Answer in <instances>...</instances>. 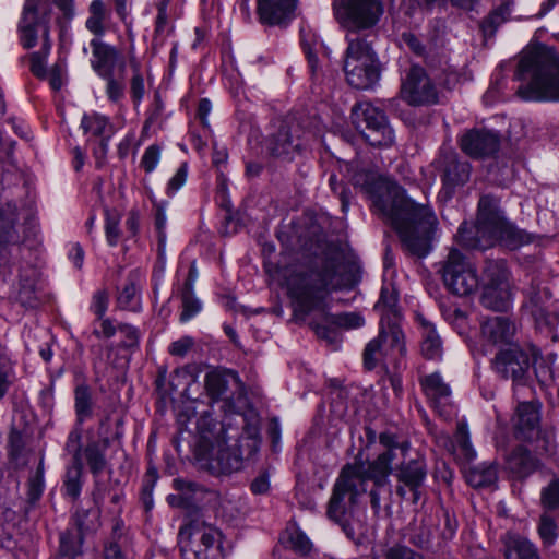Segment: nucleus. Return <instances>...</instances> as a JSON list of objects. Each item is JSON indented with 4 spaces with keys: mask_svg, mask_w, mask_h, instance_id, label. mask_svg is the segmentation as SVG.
Instances as JSON below:
<instances>
[{
    "mask_svg": "<svg viewBox=\"0 0 559 559\" xmlns=\"http://www.w3.org/2000/svg\"><path fill=\"white\" fill-rule=\"evenodd\" d=\"M44 490V471L41 463L39 464L34 476L28 481V496L32 501L39 499Z\"/></svg>",
    "mask_w": 559,
    "mask_h": 559,
    "instance_id": "nucleus-51",
    "label": "nucleus"
},
{
    "mask_svg": "<svg viewBox=\"0 0 559 559\" xmlns=\"http://www.w3.org/2000/svg\"><path fill=\"white\" fill-rule=\"evenodd\" d=\"M106 444L100 447L98 443H90L85 449V459L94 475L102 473L106 467L105 460Z\"/></svg>",
    "mask_w": 559,
    "mask_h": 559,
    "instance_id": "nucleus-40",
    "label": "nucleus"
},
{
    "mask_svg": "<svg viewBox=\"0 0 559 559\" xmlns=\"http://www.w3.org/2000/svg\"><path fill=\"white\" fill-rule=\"evenodd\" d=\"M385 559H423L420 555L406 546L395 545L389 548L385 554Z\"/></svg>",
    "mask_w": 559,
    "mask_h": 559,
    "instance_id": "nucleus-52",
    "label": "nucleus"
},
{
    "mask_svg": "<svg viewBox=\"0 0 559 559\" xmlns=\"http://www.w3.org/2000/svg\"><path fill=\"white\" fill-rule=\"evenodd\" d=\"M447 289L457 296H468L479 286L473 265L456 249H452L440 269Z\"/></svg>",
    "mask_w": 559,
    "mask_h": 559,
    "instance_id": "nucleus-13",
    "label": "nucleus"
},
{
    "mask_svg": "<svg viewBox=\"0 0 559 559\" xmlns=\"http://www.w3.org/2000/svg\"><path fill=\"white\" fill-rule=\"evenodd\" d=\"M88 13L85 27L95 38H100L106 32V23L110 19V11L103 0H93L88 7Z\"/></svg>",
    "mask_w": 559,
    "mask_h": 559,
    "instance_id": "nucleus-29",
    "label": "nucleus"
},
{
    "mask_svg": "<svg viewBox=\"0 0 559 559\" xmlns=\"http://www.w3.org/2000/svg\"><path fill=\"white\" fill-rule=\"evenodd\" d=\"M426 475V464L421 459L411 460L403 464L397 473V480L402 484L396 488L397 495L405 498V487H408L413 493V502L416 503L419 499V488L424 484Z\"/></svg>",
    "mask_w": 559,
    "mask_h": 559,
    "instance_id": "nucleus-19",
    "label": "nucleus"
},
{
    "mask_svg": "<svg viewBox=\"0 0 559 559\" xmlns=\"http://www.w3.org/2000/svg\"><path fill=\"white\" fill-rule=\"evenodd\" d=\"M525 309L534 319L537 329L552 330L559 324V312L550 310L545 304L540 293H534L524 304Z\"/></svg>",
    "mask_w": 559,
    "mask_h": 559,
    "instance_id": "nucleus-26",
    "label": "nucleus"
},
{
    "mask_svg": "<svg viewBox=\"0 0 559 559\" xmlns=\"http://www.w3.org/2000/svg\"><path fill=\"white\" fill-rule=\"evenodd\" d=\"M348 43L344 72L349 85L359 90L373 86L380 76L379 62L370 45L361 37L346 35Z\"/></svg>",
    "mask_w": 559,
    "mask_h": 559,
    "instance_id": "nucleus-6",
    "label": "nucleus"
},
{
    "mask_svg": "<svg viewBox=\"0 0 559 559\" xmlns=\"http://www.w3.org/2000/svg\"><path fill=\"white\" fill-rule=\"evenodd\" d=\"M277 274L281 285L304 312L322 308L332 290L354 285L352 265L343 259L328 261L321 271L302 274L293 267H285Z\"/></svg>",
    "mask_w": 559,
    "mask_h": 559,
    "instance_id": "nucleus-2",
    "label": "nucleus"
},
{
    "mask_svg": "<svg viewBox=\"0 0 559 559\" xmlns=\"http://www.w3.org/2000/svg\"><path fill=\"white\" fill-rule=\"evenodd\" d=\"M394 460L393 449H389L379 454L368 466L364 463L346 465L334 485L328 515L341 522L357 503L358 497L366 492L367 480H373L376 486L385 485Z\"/></svg>",
    "mask_w": 559,
    "mask_h": 559,
    "instance_id": "nucleus-4",
    "label": "nucleus"
},
{
    "mask_svg": "<svg viewBox=\"0 0 559 559\" xmlns=\"http://www.w3.org/2000/svg\"><path fill=\"white\" fill-rule=\"evenodd\" d=\"M539 356L540 352L535 346H531L530 354H527L524 349L514 345L500 350L492 361V367L499 377L513 381L514 395L516 396L518 388L526 385L531 358L533 364H536Z\"/></svg>",
    "mask_w": 559,
    "mask_h": 559,
    "instance_id": "nucleus-11",
    "label": "nucleus"
},
{
    "mask_svg": "<svg viewBox=\"0 0 559 559\" xmlns=\"http://www.w3.org/2000/svg\"><path fill=\"white\" fill-rule=\"evenodd\" d=\"M542 503L545 509L551 510L559 507V480H552L542 492Z\"/></svg>",
    "mask_w": 559,
    "mask_h": 559,
    "instance_id": "nucleus-49",
    "label": "nucleus"
},
{
    "mask_svg": "<svg viewBox=\"0 0 559 559\" xmlns=\"http://www.w3.org/2000/svg\"><path fill=\"white\" fill-rule=\"evenodd\" d=\"M298 0H257V13L262 24L283 25L295 17Z\"/></svg>",
    "mask_w": 559,
    "mask_h": 559,
    "instance_id": "nucleus-18",
    "label": "nucleus"
},
{
    "mask_svg": "<svg viewBox=\"0 0 559 559\" xmlns=\"http://www.w3.org/2000/svg\"><path fill=\"white\" fill-rule=\"evenodd\" d=\"M93 58L91 60L93 69L102 78L114 75V69L119 60V51L102 41L100 38H93L90 43Z\"/></svg>",
    "mask_w": 559,
    "mask_h": 559,
    "instance_id": "nucleus-21",
    "label": "nucleus"
},
{
    "mask_svg": "<svg viewBox=\"0 0 559 559\" xmlns=\"http://www.w3.org/2000/svg\"><path fill=\"white\" fill-rule=\"evenodd\" d=\"M480 302L485 308L506 311L511 305L509 272L503 261H488L483 272Z\"/></svg>",
    "mask_w": 559,
    "mask_h": 559,
    "instance_id": "nucleus-12",
    "label": "nucleus"
},
{
    "mask_svg": "<svg viewBox=\"0 0 559 559\" xmlns=\"http://www.w3.org/2000/svg\"><path fill=\"white\" fill-rule=\"evenodd\" d=\"M298 133L299 129L297 126H281L278 131L269 140L267 147L270 152L276 156H288L299 151L301 143Z\"/></svg>",
    "mask_w": 559,
    "mask_h": 559,
    "instance_id": "nucleus-23",
    "label": "nucleus"
},
{
    "mask_svg": "<svg viewBox=\"0 0 559 559\" xmlns=\"http://www.w3.org/2000/svg\"><path fill=\"white\" fill-rule=\"evenodd\" d=\"M270 489V475L263 472L258 475L251 483V490L255 495L266 493Z\"/></svg>",
    "mask_w": 559,
    "mask_h": 559,
    "instance_id": "nucleus-58",
    "label": "nucleus"
},
{
    "mask_svg": "<svg viewBox=\"0 0 559 559\" xmlns=\"http://www.w3.org/2000/svg\"><path fill=\"white\" fill-rule=\"evenodd\" d=\"M10 366L4 361H0V400L5 395L10 386Z\"/></svg>",
    "mask_w": 559,
    "mask_h": 559,
    "instance_id": "nucleus-61",
    "label": "nucleus"
},
{
    "mask_svg": "<svg viewBox=\"0 0 559 559\" xmlns=\"http://www.w3.org/2000/svg\"><path fill=\"white\" fill-rule=\"evenodd\" d=\"M160 155L162 148L157 144H152L145 150L141 159V166L146 173H152L157 167Z\"/></svg>",
    "mask_w": 559,
    "mask_h": 559,
    "instance_id": "nucleus-50",
    "label": "nucleus"
},
{
    "mask_svg": "<svg viewBox=\"0 0 559 559\" xmlns=\"http://www.w3.org/2000/svg\"><path fill=\"white\" fill-rule=\"evenodd\" d=\"M74 408L80 424L93 415L92 391L85 383H80L74 389Z\"/></svg>",
    "mask_w": 559,
    "mask_h": 559,
    "instance_id": "nucleus-35",
    "label": "nucleus"
},
{
    "mask_svg": "<svg viewBox=\"0 0 559 559\" xmlns=\"http://www.w3.org/2000/svg\"><path fill=\"white\" fill-rule=\"evenodd\" d=\"M202 305L199 299L190 290V287L185 288L182 292V311L180 314L181 322H188L191 318L201 311Z\"/></svg>",
    "mask_w": 559,
    "mask_h": 559,
    "instance_id": "nucleus-45",
    "label": "nucleus"
},
{
    "mask_svg": "<svg viewBox=\"0 0 559 559\" xmlns=\"http://www.w3.org/2000/svg\"><path fill=\"white\" fill-rule=\"evenodd\" d=\"M421 322V353L427 359H440L442 356V341L435 326L428 321L420 319Z\"/></svg>",
    "mask_w": 559,
    "mask_h": 559,
    "instance_id": "nucleus-32",
    "label": "nucleus"
},
{
    "mask_svg": "<svg viewBox=\"0 0 559 559\" xmlns=\"http://www.w3.org/2000/svg\"><path fill=\"white\" fill-rule=\"evenodd\" d=\"M121 216L116 211H110L109 209L105 210V234L106 240L109 246H117L120 239V224Z\"/></svg>",
    "mask_w": 559,
    "mask_h": 559,
    "instance_id": "nucleus-41",
    "label": "nucleus"
},
{
    "mask_svg": "<svg viewBox=\"0 0 559 559\" xmlns=\"http://www.w3.org/2000/svg\"><path fill=\"white\" fill-rule=\"evenodd\" d=\"M260 447L259 432L255 427L242 435L236 450L231 451L224 442L217 441L211 448L209 468L212 473L227 474L238 471L243 459L253 456Z\"/></svg>",
    "mask_w": 559,
    "mask_h": 559,
    "instance_id": "nucleus-8",
    "label": "nucleus"
},
{
    "mask_svg": "<svg viewBox=\"0 0 559 559\" xmlns=\"http://www.w3.org/2000/svg\"><path fill=\"white\" fill-rule=\"evenodd\" d=\"M512 424L516 436L524 440L535 438L539 432L540 404L536 401L518 404Z\"/></svg>",
    "mask_w": 559,
    "mask_h": 559,
    "instance_id": "nucleus-17",
    "label": "nucleus"
},
{
    "mask_svg": "<svg viewBox=\"0 0 559 559\" xmlns=\"http://www.w3.org/2000/svg\"><path fill=\"white\" fill-rule=\"evenodd\" d=\"M516 333V324L507 317H491L481 323V334L488 342L510 344Z\"/></svg>",
    "mask_w": 559,
    "mask_h": 559,
    "instance_id": "nucleus-22",
    "label": "nucleus"
},
{
    "mask_svg": "<svg viewBox=\"0 0 559 559\" xmlns=\"http://www.w3.org/2000/svg\"><path fill=\"white\" fill-rule=\"evenodd\" d=\"M286 544L295 552L307 555L312 549V543L308 536L295 524L286 528Z\"/></svg>",
    "mask_w": 559,
    "mask_h": 559,
    "instance_id": "nucleus-37",
    "label": "nucleus"
},
{
    "mask_svg": "<svg viewBox=\"0 0 559 559\" xmlns=\"http://www.w3.org/2000/svg\"><path fill=\"white\" fill-rule=\"evenodd\" d=\"M81 474L82 465L80 460H76V462L68 468L64 480L67 495L74 499L78 498L81 492Z\"/></svg>",
    "mask_w": 559,
    "mask_h": 559,
    "instance_id": "nucleus-42",
    "label": "nucleus"
},
{
    "mask_svg": "<svg viewBox=\"0 0 559 559\" xmlns=\"http://www.w3.org/2000/svg\"><path fill=\"white\" fill-rule=\"evenodd\" d=\"M420 385L426 396L440 412L450 404L451 389L438 372L421 377Z\"/></svg>",
    "mask_w": 559,
    "mask_h": 559,
    "instance_id": "nucleus-27",
    "label": "nucleus"
},
{
    "mask_svg": "<svg viewBox=\"0 0 559 559\" xmlns=\"http://www.w3.org/2000/svg\"><path fill=\"white\" fill-rule=\"evenodd\" d=\"M64 67L62 64H55L50 71H47L49 83L53 90H59L63 83Z\"/></svg>",
    "mask_w": 559,
    "mask_h": 559,
    "instance_id": "nucleus-59",
    "label": "nucleus"
},
{
    "mask_svg": "<svg viewBox=\"0 0 559 559\" xmlns=\"http://www.w3.org/2000/svg\"><path fill=\"white\" fill-rule=\"evenodd\" d=\"M108 295L105 292H97L91 305V310L97 317V319H102L105 317V313L108 309Z\"/></svg>",
    "mask_w": 559,
    "mask_h": 559,
    "instance_id": "nucleus-53",
    "label": "nucleus"
},
{
    "mask_svg": "<svg viewBox=\"0 0 559 559\" xmlns=\"http://www.w3.org/2000/svg\"><path fill=\"white\" fill-rule=\"evenodd\" d=\"M81 127L86 134L97 138H107V130L109 129L108 119L97 112L85 114L81 120Z\"/></svg>",
    "mask_w": 559,
    "mask_h": 559,
    "instance_id": "nucleus-38",
    "label": "nucleus"
},
{
    "mask_svg": "<svg viewBox=\"0 0 559 559\" xmlns=\"http://www.w3.org/2000/svg\"><path fill=\"white\" fill-rule=\"evenodd\" d=\"M187 175V165L182 164L168 182L167 189L169 194L176 193L185 185Z\"/></svg>",
    "mask_w": 559,
    "mask_h": 559,
    "instance_id": "nucleus-55",
    "label": "nucleus"
},
{
    "mask_svg": "<svg viewBox=\"0 0 559 559\" xmlns=\"http://www.w3.org/2000/svg\"><path fill=\"white\" fill-rule=\"evenodd\" d=\"M174 488L182 495L186 502L192 507L205 496V489L197 483L177 478L174 480Z\"/></svg>",
    "mask_w": 559,
    "mask_h": 559,
    "instance_id": "nucleus-39",
    "label": "nucleus"
},
{
    "mask_svg": "<svg viewBox=\"0 0 559 559\" xmlns=\"http://www.w3.org/2000/svg\"><path fill=\"white\" fill-rule=\"evenodd\" d=\"M354 186L372 201L377 212L390 221L405 248L418 257L429 252L437 217L427 205H419L405 195L403 188L374 171H358Z\"/></svg>",
    "mask_w": 559,
    "mask_h": 559,
    "instance_id": "nucleus-1",
    "label": "nucleus"
},
{
    "mask_svg": "<svg viewBox=\"0 0 559 559\" xmlns=\"http://www.w3.org/2000/svg\"><path fill=\"white\" fill-rule=\"evenodd\" d=\"M438 442L461 462L469 463L476 457V451L471 443L468 429L464 423L457 424L453 439L448 435L440 433Z\"/></svg>",
    "mask_w": 559,
    "mask_h": 559,
    "instance_id": "nucleus-20",
    "label": "nucleus"
},
{
    "mask_svg": "<svg viewBox=\"0 0 559 559\" xmlns=\"http://www.w3.org/2000/svg\"><path fill=\"white\" fill-rule=\"evenodd\" d=\"M465 478L466 481L475 488L490 486L495 484L498 478L497 467L493 464L486 463L468 467L465 471Z\"/></svg>",
    "mask_w": 559,
    "mask_h": 559,
    "instance_id": "nucleus-33",
    "label": "nucleus"
},
{
    "mask_svg": "<svg viewBox=\"0 0 559 559\" xmlns=\"http://www.w3.org/2000/svg\"><path fill=\"white\" fill-rule=\"evenodd\" d=\"M178 537L179 544L186 549L190 548L198 557L207 559L210 552H213V559H217L216 554L222 552L221 532L200 519L191 520L182 526Z\"/></svg>",
    "mask_w": 559,
    "mask_h": 559,
    "instance_id": "nucleus-14",
    "label": "nucleus"
},
{
    "mask_svg": "<svg viewBox=\"0 0 559 559\" xmlns=\"http://www.w3.org/2000/svg\"><path fill=\"white\" fill-rule=\"evenodd\" d=\"M43 27V46L40 51L31 55V71L37 78L44 79L47 76L46 59L50 52L51 44L49 39V28L45 25Z\"/></svg>",
    "mask_w": 559,
    "mask_h": 559,
    "instance_id": "nucleus-36",
    "label": "nucleus"
},
{
    "mask_svg": "<svg viewBox=\"0 0 559 559\" xmlns=\"http://www.w3.org/2000/svg\"><path fill=\"white\" fill-rule=\"evenodd\" d=\"M193 346V340L185 336L173 342L169 346V353L173 356L183 357Z\"/></svg>",
    "mask_w": 559,
    "mask_h": 559,
    "instance_id": "nucleus-56",
    "label": "nucleus"
},
{
    "mask_svg": "<svg viewBox=\"0 0 559 559\" xmlns=\"http://www.w3.org/2000/svg\"><path fill=\"white\" fill-rule=\"evenodd\" d=\"M397 296L393 287L383 286L381 289L380 298L376 304V309L381 312V320L385 319L388 323H397L400 313L397 309Z\"/></svg>",
    "mask_w": 559,
    "mask_h": 559,
    "instance_id": "nucleus-34",
    "label": "nucleus"
},
{
    "mask_svg": "<svg viewBox=\"0 0 559 559\" xmlns=\"http://www.w3.org/2000/svg\"><path fill=\"white\" fill-rule=\"evenodd\" d=\"M504 547L506 559H540L536 547L521 536H509Z\"/></svg>",
    "mask_w": 559,
    "mask_h": 559,
    "instance_id": "nucleus-30",
    "label": "nucleus"
},
{
    "mask_svg": "<svg viewBox=\"0 0 559 559\" xmlns=\"http://www.w3.org/2000/svg\"><path fill=\"white\" fill-rule=\"evenodd\" d=\"M118 331L124 335V346L131 347L138 344L139 332L138 330L129 324H119Z\"/></svg>",
    "mask_w": 559,
    "mask_h": 559,
    "instance_id": "nucleus-60",
    "label": "nucleus"
},
{
    "mask_svg": "<svg viewBox=\"0 0 559 559\" xmlns=\"http://www.w3.org/2000/svg\"><path fill=\"white\" fill-rule=\"evenodd\" d=\"M130 63L133 69V76L131 79V95L135 103H140L144 96V80L140 73L139 62L134 58H130Z\"/></svg>",
    "mask_w": 559,
    "mask_h": 559,
    "instance_id": "nucleus-48",
    "label": "nucleus"
},
{
    "mask_svg": "<svg viewBox=\"0 0 559 559\" xmlns=\"http://www.w3.org/2000/svg\"><path fill=\"white\" fill-rule=\"evenodd\" d=\"M352 119L356 129L372 146H390L394 142V132L385 114L370 103H360L353 107Z\"/></svg>",
    "mask_w": 559,
    "mask_h": 559,
    "instance_id": "nucleus-9",
    "label": "nucleus"
},
{
    "mask_svg": "<svg viewBox=\"0 0 559 559\" xmlns=\"http://www.w3.org/2000/svg\"><path fill=\"white\" fill-rule=\"evenodd\" d=\"M335 16L352 37L355 31L374 26L383 13L379 0H335Z\"/></svg>",
    "mask_w": 559,
    "mask_h": 559,
    "instance_id": "nucleus-10",
    "label": "nucleus"
},
{
    "mask_svg": "<svg viewBox=\"0 0 559 559\" xmlns=\"http://www.w3.org/2000/svg\"><path fill=\"white\" fill-rule=\"evenodd\" d=\"M81 535L73 537L70 533H63L60 536V552L68 559H82Z\"/></svg>",
    "mask_w": 559,
    "mask_h": 559,
    "instance_id": "nucleus-43",
    "label": "nucleus"
},
{
    "mask_svg": "<svg viewBox=\"0 0 559 559\" xmlns=\"http://www.w3.org/2000/svg\"><path fill=\"white\" fill-rule=\"evenodd\" d=\"M538 533L546 545H551L555 543L558 536V527L550 515L545 513L540 516Z\"/></svg>",
    "mask_w": 559,
    "mask_h": 559,
    "instance_id": "nucleus-47",
    "label": "nucleus"
},
{
    "mask_svg": "<svg viewBox=\"0 0 559 559\" xmlns=\"http://www.w3.org/2000/svg\"><path fill=\"white\" fill-rule=\"evenodd\" d=\"M316 333L320 338L326 340L329 343L333 344L338 341L337 332L329 326L317 324L314 326Z\"/></svg>",
    "mask_w": 559,
    "mask_h": 559,
    "instance_id": "nucleus-62",
    "label": "nucleus"
},
{
    "mask_svg": "<svg viewBox=\"0 0 559 559\" xmlns=\"http://www.w3.org/2000/svg\"><path fill=\"white\" fill-rule=\"evenodd\" d=\"M404 334L399 323H388L385 319L380 321V331L376 338L371 340L364 352V364L369 370L382 365L388 368L396 364L405 354Z\"/></svg>",
    "mask_w": 559,
    "mask_h": 559,
    "instance_id": "nucleus-7",
    "label": "nucleus"
},
{
    "mask_svg": "<svg viewBox=\"0 0 559 559\" xmlns=\"http://www.w3.org/2000/svg\"><path fill=\"white\" fill-rule=\"evenodd\" d=\"M117 302L121 309H127L131 311H138L140 309L138 287L133 281L126 284V286L118 296Z\"/></svg>",
    "mask_w": 559,
    "mask_h": 559,
    "instance_id": "nucleus-44",
    "label": "nucleus"
},
{
    "mask_svg": "<svg viewBox=\"0 0 559 559\" xmlns=\"http://www.w3.org/2000/svg\"><path fill=\"white\" fill-rule=\"evenodd\" d=\"M97 320L98 326L94 329V335H96L97 337L105 338H110L111 336L115 335L118 328L114 325V322L109 318L103 317L102 319Z\"/></svg>",
    "mask_w": 559,
    "mask_h": 559,
    "instance_id": "nucleus-54",
    "label": "nucleus"
},
{
    "mask_svg": "<svg viewBox=\"0 0 559 559\" xmlns=\"http://www.w3.org/2000/svg\"><path fill=\"white\" fill-rule=\"evenodd\" d=\"M506 467L522 478L536 469L537 461L523 447H516L506 456Z\"/></svg>",
    "mask_w": 559,
    "mask_h": 559,
    "instance_id": "nucleus-28",
    "label": "nucleus"
},
{
    "mask_svg": "<svg viewBox=\"0 0 559 559\" xmlns=\"http://www.w3.org/2000/svg\"><path fill=\"white\" fill-rule=\"evenodd\" d=\"M108 139H109V135L107 138H102L99 140L98 146L94 150L93 154L96 159L97 167H102L104 165V162H105V158L107 155V151H108Z\"/></svg>",
    "mask_w": 559,
    "mask_h": 559,
    "instance_id": "nucleus-63",
    "label": "nucleus"
},
{
    "mask_svg": "<svg viewBox=\"0 0 559 559\" xmlns=\"http://www.w3.org/2000/svg\"><path fill=\"white\" fill-rule=\"evenodd\" d=\"M326 321L335 326L344 329H356L364 325L365 320L361 316L355 312H344L340 314L326 316Z\"/></svg>",
    "mask_w": 559,
    "mask_h": 559,
    "instance_id": "nucleus-46",
    "label": "nucleus"
},
{
    "mask_svg": "<svg viewBox=\"0 0 559 559\" xmlns=\"http://www.w3.org/2000/svg\"><path fill=\"white\" fill-rule=\"evenodd\" d=\"M499 146V135L485 129L469 130L461 138V148L474 158L491 156L498 152Z\"/></svg>",
    "mask_w": 559,
    "mask_h": 559,
    "instance_id": "nucleus-16",
    "label": "nucleus"
},
{
    "mask_svg": "<svg viewBox=\"0 0 559 559\" xmlns=\"http://www.w3.org/2000/svg\"><path fill=\"white\" fill-rule=\"evenodd\" d=\"M107 80V87H106V94L108 98L117 103L119 102L123 96V85L122 83L116 81L114 79V75H110L109 78H105Z\"/></svg>",
    "mask_w": 559,
    "mask_h": 559,
    "instance_id": "nucleus-57",
    "label": "nucleus"
},
{
    "mask_svg": "<svg viewBox=\"0 0 559 559\" xmlns=\"http://www.w3.org/2000/svg\"><path fill=\"white\" fill-rule=\"evenodd\" d=\"M36 1L26 0L23 15L20 22L21 41L25 48H32L37 43V33L43 34V25L48 28L46 22L37 21Z\"/></svg>",
    "mask_w": 559,
    "mask_h": 559,
    "instance_id": "nucleus-25",
    "label": "nucleus"
},
{
    "mask_svg": "<svg viewBox=\"0 0 559 559\" xmlns=\"http://www.w3.org/2000/svg\"><path fill=\"white\" fill-rule=\"evenodd\" d=\"M80 439H81V433L79 431H72L69 435L67 443H66V449L69 452H72L74 455V462H76V460H80L79 459Z\"/></svg>",
    "mask_w": 559,
    "mask_h": 559,
    "instance_id": "nucleus-64",
    "label": "nucleus"
},
{
    "mask_svg": "<svg viewBox=\"0 0 559 559\" xmlns=\"http://www.w3.org/2000/svg\"><path fill=\"white\" fill-rule=\"evenodd\" d=\"M516 96L524 102H559V56L544 45L528 46L520 56Z\"/></svg>",
    "mask_w": 559,
    "mask_h": 559,
    "instance_id": "nucleus-3",
    "label": "nucleus"
},
{
    "mask_svg": "<svg viewBox=\"0 0 559 559\" xmlns=\"http://www.w3.org/2000/svg\"><path fill=\"white\" fill-rule=\"evenodd\" d=\"M469 173L471 169L467 163L459 162L454 156H451L443 171V187L439 192V198L450 199L454 188L464 185L468 180Z\"/></svg>",
    "mask_w": 559,
    "mask_h": 559,
    "instance_id": "nucleus-24",
    "label": "nucleus"
},
{
    "mask_svg": "<svg viewBox=\"0 0 559 559\" xmlns=\"http://www.w3.org/2000/svg\"><path fill=\"white\" fill-rule=\"evenodd\" d=\"M401 95L411 105H430L438 100V93L425 70L412 67L402 84Z\"/></svg>",
    "mask_w": 559,
    "mask_h": 559,
    "instance_id": "nucleus-15",
    "label": "nucleus"
},
{
    "mask_svg": "<svg viewBox=\"0 0 559 559\" xmlns=\"http://www.w3.org/2000/svg\"><path fill=\"white\" fill-rule=\"evenodd\" d=\"M237 379L233 372L222 370H211L205 374L204 386L206 394L213 400L217 401L224 396L228 389V379Z\"/></svg>",
    "mask_w": 559,
    "mask_h": 559,
    "instance_id": "nucleus-31",
    "label": "nucleus"
},
{
    "mask_svg": "<svg viewBox=\"0 0 559 559\" xmlns=\"http://www.w3.org/2000/svg\"><path fill=\"white\" fill-rule=\"evenodd\" d=\"M476 239L468 241L464 237L463 228L460 234L467 246L478 249H487L497 242L511 249L531 243L535 236L518 228L509 222L501 213L498 201L489 195H484L478 202V214L476 219Z\"/></svg>",
    "mask_w": 559,
    "mask_h": 559,
    "instance_id": "nucleus-5",
    "label": "nucleus"
}]
</instances>
